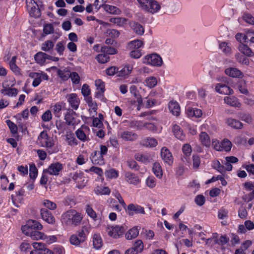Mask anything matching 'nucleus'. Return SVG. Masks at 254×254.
I'll list each match as a JSON object with an SVG mask.
<instances>
[{"label": "nucleus", "instance_id": "nucleus-36", "mask_svg": "<svg viewBox=\"0 0 254 254\" xmlns=\"http://www.w3.org/2000/svg\"><path fill=\"white\" fill-rule=\"evenodd\" d=\"M94 191L97 195H109L111 193V190L108 187L97 186Z\"/></svg>", "mask_w": 254, "mask_h": 254}, {"label": "nucleus", "instance_id": "nucleus-32", "mask_svg": "<svg viewBox=\"0 0 254 254\" xmlns=\"http://www.w3.org/2000/svg\"><path fill=\"white\" fill-rule=\"evenodd\" d=\"M90 231V227L89 225L84 226L82 229L78 231V236L80 239V241L84 242L85 241L86 236L88 234Z\"/></svg>", "mask_w": 254, "mask_h": 254}, {"label": "nucleus", "instance_id": "nucleus-18", "mask_svg": "<svg viewBox=\"0 0 254 254\" xmlns=\"http://www.w3.org/2000/svg\"><path fill=\"white\" fill-rule=\"evenodd\" d=\"M125 177V180L129 184L137 185L140 182L137 175L129 172H126Z\"/></svg>", "mask_w": 254, "mask_h": 254}, {"label": "nucleus", "instance_id": "nucleus-62", "mask_svg": "<svg viewBox=\"0 0 254 254\" xmlns=\"http://www.w3.org/2000/svg\"><path fill=\"white\" fill-rule=\"evenodd\" d=\"M145 124L146 123L138 121L133 122L131 124V126L137 129L141 130L145 128Z\"/></svg>", "mask_w": 254, "mask_h": 254}, {"label": "nucleus", "instance_id": "nucleus-3", "mask_svg": "<svg viewBox=\"0 0 254 254\" xmlns=\"http://www.w3.org/2000/svg\"><path fill=\"white\" fill-rule=\"evenodd\" d=\"M139 7L144 11L151 14L157 13L161 9V5L156 0H137Z\"/></svg>", "mask_w": 254, "mask_h": 254}, {"label": "nucleus", "instance_id": "nucleus-45", "mask_svg": "<svg viewBox=\"0 0 254 254\" xmlns=\"http://www.w3.org/2000/svg\"><path fill=\"white\" fill-rule=\"evenodd\" d=\"M157 84V78L154 76L146 78L144 81V84L147 87L151 88L155 87Z\"/></svg>", "mask_w": 254, "mask_h": 254}, {"label": "nucleus", "instance_id": "nucleus-21", "mask_svg": "<svg viewBox=\"0 0 254 254\" xmlns=\"http://www.w3.org/2000/svg\"><path fill=\"white\" fill-rule=\"evenodd\" d=\"M90 159L92 163L95 165H102L105 163L103 156L98 151L93 152L91 154Z\"/></svg>", "mask_w": 254, "mask_h": 254}, {"label": "nucleus", "instance_id": "nucleus-27", "mask_svg": "<svg viewBox=\"0 0 254 254\" xmlns=\"http://www.w3.org/2000/svg\"><path fill=\"white\" fill-rule=\"evenodd\" d=\"M169 109L174 116H178L180 114V107L176 101H170L169 103Z\"/></svg>", "mask_w": 254, "mask_h": 254}, {"label": "nucleus", "instance_id": "nucleus-56", "mask_svg": "<svg viewBox=\"0 0 254 254\" xmlns=\"http://www.w3.org/2000/svg\"><path fill=\"white\" fill-rule=\"evenodd\" d=\"M58 75L63 80H67L70 77V72L68 70H59Z\"/></svg>", "mask_w": 254, "mask_h": 254}, {"label": "nucleus", "instance_id": "nucleus-9", "mask_svg": "<svg viewBox=\"0 0 254 254\" xmlns=\"http://www.w3.org/2000/svg\"><path fill=\"white\" fill-rule=\"evenodd\" d=\"M63 169L64 166L62 163L60 162L53 163L50 165L48 168L44 170V173H47L50 175L58 176Z\"/></svg>", "mask_w": 254, "mask_h": 254}, {"label": "nucleus", "instance_id": "nucleus-51", "mask_svg": "<svg viewBox=\"0 0 254 254\" xmlns=\"http://www.w3.org/2000/svg\"><path fill=\"white\" fill-rule=\"evenodd\" d=\"M105 176L109 179H116L119 176V172L112 168L107 170L105 173Z\"/></svg>", "mask_w": 254, "mask_h": 254}, {"label": "nucleus", "instance_id": "nucleus-39", "mask_svg": "<svg viewBox=\"0 0 254 254\" xmlns=\"http://www.w3.org/2000/svg\"><path fill=\"white\" fill-rule=\"evenodd\" d=\"M153 172L154 175L159 179H161L163 176V171L160 164L158 162L153 164L152 167Z\"/></svg>", "mask_w": 254, "mask_h": 254}, {"label": "nucleus", "instance_id": "nucleus-61", "mask_svg": "<svg viewBox=\"0 0 254 254\" xmlns=\"http://www.w3.org/2000/svg\"><path fill=\"white\" fill-rule=\"evenodd\" d=\"M43 204L46 208L52 210H54L57 208L56 204L49 200H44Z\"/></svg>", "mask_w": 254, "mask_h": 254}, {"label": "nucleus", "instance_id": "nucleus-49", "mask_svg": "<svg viewBox=\"0 0 254 254\" xmlns=\"http://www.w3.org/2000/svg\"><path fill=\"white\" fill-rule=\"evenodd\" d=\"M220 145L222 147V151L228 152L231 150L232 144L228 139H224L222 141H220Z\"/></svg>", "mask_w": 254, "mask_h": 254}, {"label": "nucleus", "instance_id": "nucleus-52", "mask_svg": "<svg viewBox=\"0 0 254 254\" xmlns=\"http://www.w3.org/2000/svg\"><path fill=\"white\" fill-rule=\"evenodd\" d=\"M101 53H104L107 55H114L117 54V50L113 47L109 46H104L101 49Z\"/></svg>", "mask_w": 254, "mask_h": 254}, {"label": "nucleus", "instance_id": "nucleus-30", "mask_svg": "<svg viewBox=\"0 0 254 254\" xmlns=\"http://www.w3.org/2000/svg\"><path fill=\"white\" fill-rule=\"evenodd\" d=\"M129 25L132 30L136 34L142 35L144 34V28L141 24L134 21H132L130 22Z\"/></svg>", "mask_w": 254, "mask_h": 254}, {"label": "nucleus", "instance_id": "nucleus-54", "mask_svg": "<svg viewBox=\"0 0 254 254\" xmlns=\"http://www.w3.org/2000/svg\"><path fill=\"white\" fill-rule=\"evenodd\" d=\"M29 176L31 179L35 180L38 176V170L35 164L29 165Z\"/></svg>", "mask_w": 254, "mask_h": 254}, {"label": "nucleus", "instance_id": "nucleus-50", "mask_svg": "<svg viewBox=\"0 0 254 254\" xmlns=\"http://www.w3.org/2000/svg\"><path fill=\"white\" fill-rule=\"evenodd\" d=\"M54 46V42L51 40H47L42 44L41 49L45 52H49L53 49Z\"/></svg>", "mask_w": 254, "mask_h": 254}, {"label": "nucleus", "instance_id": "nucleus-22", "mask_svg": "<svg viewBox=\"0 0 254 254\" xmlns=\"http://www.w3.org/2000/svg\"><path fill=\"white\" fill-rule=\"evenodd\" d=\"M225 72L227 75L233 78H242L243 76V73L235 67H229L225 69Z\"/></svg>", "mask_w": 254, "mask_h": 254}, {"label": "nucleus", "instance_id": "nucleus-2", "mask_svg": "<svg viewBox=\"0 0 254 254\" xmlns=\"http://www.w3.org/2000/svg\"><path fill=\"white\" fill-rule=\"evenodd\" d=\"M43 228L41 223H26L22 226L21 230L23 234L30 237L33 240L43 239L44 234L39 230Z\"/></svg>", "mask_w": 254, "mask_h": 254}, {"label": "nucleus", "instance_id": "nucleus-29", "mask_svg": "<svg viewBox=\"0 0 254 254\" xmlns=\"http://www.w3.org/2000/svg\"><path fill=\"white\" fill-rule=\"evenodd\" d=\"M29 115V111L28 109L24 110L22 112L19 114H17L15 116V118L17 120V123L18 124L19 127H22L23 123L22 120H26L28 119Z\"/></svg>", "mask_w": 254, "mask_h": 254}, {"label": "nucleus", "instance_id": "nucleus-13", "mask_svg": "<svg viewBox=\"0 0 254 254\" xmlns=\"http://www.w3.org/2000/svg\"><path fill=\"white\" fill-rule=\"evenodd\" d=\"M161 157L165 163L169 165H172L173 157L170 150L166 147H163L161 150Z\"/></svg>", "mask_w": 254, "mask_h": 254}, {"label": "nucleus", "instance_id": "nucleus-15", "mask_svg": "<svg viewBox=\"0 0 254 254\" xmlns=\"http://www.w3.org/2000/svg\"><path fill=\"white\" fill-rule=\"evenodd\" d=\"M215 89L217 92L221 94L230 95L234 93L233 89L229 86L221 83L216 84Z\"/></svg>", "mask_w": 254, "mask_h": 254}, {"label": "nucleus", "instance_id": "nucleus-60", "mask_svg": "<svg viewBox=\"0 0 254 254\" xmlns=\"http://www.w3.org/2000/svg\"><path fill=\"white\" fill-rule=\"evenodd\" d=\"M69 78H70L73 84H78L80 83V78L77 72H70Z\"/></svg>", "mask_w": 254, "mask_h": 254}, {"label": "nucleus", "instance_id": "nucleus-1", "mask_svg": "<svg viewBox=\"0 0 254 254\" xmlns=\"http://www.w3.org/2000/svg\"><path fill=\"white\" fill-rule=\"evenodd\" d=\"M37 143L41 147L46 148L50 154L56 153L59 151L58 145L55 143L53 138L45 131H42L38 136Z\"/></svg>", "mask_w": 254, "mask_h": 254}, {"label": "nucleus", "instance_id": "nucleus-8", "mask_svg": "<svg viewBox=\"0 0 254 254\" xmlns=\"http://www.w3.org/2000/svg\"><path fill=\"white\" fill-rule=\"evenodd\" d=\"M124 227L122 226L116 225L115 226H110L108 225L107 227V232L109 236L115 239H117L122 236L124 233Z\"/></svg>", "mask_w": 254, "mask_h": 254}, {"label": "nucleus", "instance_id": "nucleus-26", "mask_svg": "<svg viewBox=\"0 0 254 254\" xmlns=\"http://www.w3.org/2000/svg\"><path fill=\"white\" fill-rule=\"evenodd\" d=\"M226 123L229 127L235 129H241L243 127V124L238 120L233 118H228L226 120Z\"/></svg>", "mask_w": 254, "mask_h": 254}, {"label": "nucleus", "instance_id": "nucleus-55", "mask_svg": "<svg viewBox=\"0 0 254 254\" xmlns=\"http://www.w3.org/2000/svg\"><path fill=\"white\" fill-rule=\"evenodd\" d=\"M238 117L241 120L248 124H250L252 122V118L249 114L243 112L239 113L238 114Z\"/></svg>", "mask_w": 254, "mask_h": 254}, {"label": "nucleus", "instance_id": "nucleus-20", "mask_svg": "<svg viewBox=\"0 0 254 254\" xmlns=\"http://www.w3.org/2000/svg\"><path fill=\"white\" fill-rule=\"evenodd\" d=\"M48 57H49V55L40 52L35 55L34 59L37 64L44 65L48 63Z\"/></svg>", "mask_w": 254, "mask_h": 254}, {"label": "nucleus", "instance_id": "nucleus-17", "mask_svg": "<svg viewBox=\"0 0 254 254\" xmlns=\"http://www.w3.org/2000/svg\"><path fill=\"white\" fill-rule=\"evenodd\" d=\"M96 87L95 96L97 98H102L105 92V83L101 79H97L95 82Z\"/></svg>", "mask_w": 254, "mask_h": 254}, {"label": "nucleus", "instance_id": "nucleus-48", "mask_svg": "<svg viewBox=\"0 0 254 254\" xmlns=\"http://www.w3.org/2000/svg\"><path fill=\"white\" fill-rule=\"evenodd\" d=\"M128 47L131 49L138 50L143 45V42L140 40H134L128 43Z\"/></svg>", "mask_w": 254, "mask_h": 254}, {"label": "nucleus", "instance_id": "nucleus-43", "mask_svg": "<svg viewBox=\"0 0 254 254\" xmlns=\"http://www.w3.org/2000/svg\"><path fill=\"white\" fill-rule=\"evenodd\" d=\"M239 50L243 54L248 56L252 57L254 53L251 49L246 45L241 44L239 46Z\"/></svg>", "mask_w": 254, "mask_h": 254}, {"label": "nucleus", "instance_id": "nucleus-28", "mask_svg": "<svg viewBox=\"0 0 254 254\" xmlns=\"http://www.w3.org/2000/svg\"><path fill=\"white\" fill-rule=\"evenodd\" d=\"M41 215L43 221L46 222H55V219L51 212L42 209L41 210Z\"/></svg>", "mask_w": 254, "mask_h": 254}, {"label": "nucleus", "instance_id": "nucleus-59", "mask_svg": "<svg viewBox=\"0 0 254 254\" xmlns=\"http://www.w3.org/2000/svg\"><path fill=\"white\" fill-rule=\"evenodd\" d=\"M143 244L141 240H138L136 241L133 245L132 249L135 250L138 253H140L143 250Z\"/></svg>", "mask_w": 254, "mask_h": 254}, {"label": "nucleus", "instance_id": "nucleus-7", "mask_svg": "<svg viewBox=\"0 0 254 254\" xmlns=\"http://www.w3.org/2000/svg\"><path fill=\"white\" fill-rule=\"evenodd\" d=\"M28 75L33 79L32 85L34 87H37L42 80H48L49 78L47 74L43 71L39 72H31L29 73Z\"/></svg>", "mask_w": 254, "mask_h": 254}, {"label": "nucleus", "instance_id": "nucleus-63", "mask_svg": "<svg viewBox=\"0 0 254 254\" xmlns=\"http://www.w3.org/2000/svg\"><path fill=\"white\" fill-rule=\"evenodd\" d=\"M243 18L247 23L254 25V17L251 14L245 13L244 14Z\"/></svg>", "mask_w": 254, "mask_h": 254}, {"label": "nucleus", "instance_id": "nucleus-34", "mask_svg": "<svg viewBox=\"0 0 254 254\" xmlns=\"http://www.w3.org/2000/svg\"><path fill=\"white\" fill-rule=\"evenodd\" d=\"M173 131L176 138L181 140H183L185 138V134H184L183 130L178 125H174L173 127Z\"/></svg>", "mask_w": 254, "mask_h": 254}, {"label": "nucleus", "instance_id": "nucleus-5", "mask_svg": "<svg viewBox=\"0 0 254 254\" xmlns=\"http://www.w3.org/2000/svg\"><path fill=\"white\" fill-rule=\"evenodd\" d=\"M144 64L154 66H161L163 64L162 58L157 54H151L143 58Z\"/></svg>", "mask_w": 254, "mask_h": 254}, {"label": "nucleus", "instance_id": "nucleus-12", "mask_svg": "<svg viewBox=\"0 0 254 254\" xmlns=\"http://www.w3.org/2000/svg\"><path fill=\"white\" fill-rule=\"evenodd\" d=\"M90 129L86 126H82L76 131L75 134L77 137L81 141L85 142L88 140L87 134L89 132Z\"/></svg>", "mask_w": 254, "mask_h": 254}, {"label": "nucleus", "instance_id": "nucleus-40", "mask_svg": "<svg viewBox=\"0 0 254 254\" xmlns=\"http://www.w3.org/2000/svg\"><path fill=\"white\" fill-rule=\"evenodd\" d=\"M72 179L75 181L76 183H77V187L78 188L81 189L85 186L86 182H85V179L82 176L76 173L74 174Z\"/></svg>", "mask_w": 254, "mask_h": 254}, {"label": "nucleus", "instance_id": "nucleus-64", "mask_svg": "<svg viewBox=\"0 0 254 254\" xmlns=\"http://www.w3.org/2000/svg\"><path fill=\"white\" fill-rule=\"evenodd\" d=\"M64 49L65 47L63 42H60L57 44L56 46V50L60 56L63 55Z\"/></svg>", "mask_w": 254, "mask_h": 254}, {"label": "nucleus", "instance_id": "nucleus-46", "mask_svg": "<svg viewBox=\"0 0 254 254\" xmlns=\"http://www.w3.org/2000/svg\"><path fill=\"white\" fill-rule=\"evenodd\" d=\"M65 137L68 145L74 146L78 144V141L73 133H67Z\"/></svg>", "mask_w": 254, "mask_h": 254}, {"label": "nucleus", "instance_id": "nucleus-25", "mask_svg": "<svg viewBox=\"0 0 254 254\" xmlns=\"http://www.w3.org/2000/svg\"><path fill=\"white\" fill-rule=\"evenodd\" d=\"M27 9L29 12V15L31 17H38L40 16V10L39 6H37L35 4H27Z\"/></svg>", "mask_w": 254, "mask_h": 254}, {"label": "nucleus", "instance_id": "nucleus-14", "mask_svg": "<svg viewBox=\"0 0 254 254\" xmlns=\"http://www.w3.org/2000/svg\"><path fill=\"white\" fill-rule=\"evenodd\" d=\"M67 101L73 110H76L78 108L80 101L76 94L71 93L67 95Z\"/></svg>", "mask_w": 254, "mask_h": 254}, {"label": "nucleus", "instance_id": "nucleus-44", "mask_svg": "<svg viewBox=\"0 0 254 254\" xmlns=\"http://www.w3.org/2000/svg\"><path fill=\"white\" fill-rule=\"evenodd\" d=\"M132 69V64H127L119 71L118 75L119 76H124L127 75L131 72Z\"/></svg>", "mask_w": 254, "mask_h": 254}, {"label": "nucleus", "instance_id": "nucleus-42", "mask_svg": "<svg viewBox=\"0 0 254 254\" xmlns=\"http://www.w3.org/2000/svg\"><path fill=\"white\" fill-rule=\"evenodd\" d=\"M93 245L94 248L97 250L101 248L103 245V242L100 235L95 234L93 238Z\"/></svg>", "mask_w": 254, "mask_h": 254}, {"label": "nucleus", "instance_id": "nucleus-4", "mask_svg": "<svg viewBox=\"0 0 254 254\" xmlns=\"http://www.w3.org/2000/svg\"><path fill=\"white\" fill-rule=\"evenodd\" d=\"M82 219V214L73 209L69 210L62 215V219L64 222H80Z\"/></svg>", "mask_w": 254, "mask_h": 254}, {"label": "nucleus", "instance_id": "nucleus-35", "mask_svg": "<svg viewBox=\"0 0 254 254\" xmlns=\"http://www.w3.org/2000/svg\"><path fill=\"white\" fill-rule=\"evenodd\" d=\"M85 101L89 107V111L90 115L96 112L97 110V105L95 102L93 101L91 97L85 98Z\"/></svg>", "mask_w": 254, "mask_h": 254}, {"label": "nucleus", "instance_id": "nucleus-23", "mask_svg": "<svg viewBox=\"0 0 254 254\" xmlns=\"http://www.w3.org/2000/svg\"><path fill=\"white\" fill-rule=\"evenodd\" d=\"M199 140L202 145L207 148L210 147L211 141L209 136L206 132H201L199 136Z\"/></svg>", "mask_w": 254, "mask_h": 254}, {"label": "nucleus", "instance_id": "nucleus-24", "mask_svg": "<svg viewBox=\"0 0 254 254\" xmlns=\"http://www.w3.org/2000/svg\"><path fill=\"white\" fill-rule=\"evenodd\" d=\"M135 158L138 161L145 164L149 163L153 160V156L149 153L137 154L135 155Z\"/></svg>", "mask_w": 254, "mask_h": 254}, {"label": "nucleus", "instance_id": "nucleus-38", "mask_svg": "<svg viewBox=\"0 0 254 254\" xmlns=\"http://www.w3.org/2000/svg\"><path fill=\"white\" fill-rule=\"evenodd\" d=\"M104 8L106 12L110 14L119 15L121 13V10L114 5L105 4L104 6Z\"/></svg>", "mask_w": 254, "mask_h": 254}, {"label": "nucleus", "instance_id": "nucleus-41", "mask_svg": "<svg viewBox=\"0 0 254 254\" xmlns=\"http://www.w3.org/2000/svg\"><path fill=\"white\" fill-rule=\"evenodd\" d=\"M109 21L120 27H123L126 24L127 19L123 17H112Z\"/></svg>", "mask_w": 254, "mask_h": 254}, {"label": "nucleus", "instance_id": "nucleus-58", "mask_svg": "<svg viewBox=\"0 0 254 254\" xmlns=\"http://www.w3.org/2000/svg\"><path fill=\"white\" fill-rule=\"evenodd\" d=\"M212 167L221 173L224 172V166L218 160H214L212 163Z\"/></svg>", "mask_w": 254, "mask_h": 254}, {"label": "nucleus", "instance_id": "nucleus-11", "mask_svg": "<svg viewBox=\"0 0 254 254\" xmlns=\"http://www.w3.org/2000/svg\"><path fill=\"white\" fill-rule=\"evenodd\" d=\"M6 82L7 81L5 80L3 83V89L0 91L1 93L4 96L15 97L18 93V90L14 88L8 87L9 85L6 84Z\"/></svg>", "mask_w": 254, "mask_h": 254}, {"label": "nucleus", "instance_id": "nucleus-33", "mask_svg": "<svg viewBox=\"0 0 254 254\" xmlns=\"http://www.w3.org/2000/svg\"><path fill=\"white\" fill-rule=\"evenodd\" d=\"M122 138L126 141L133 140L137 138V135L131 131H124L121 133Z\"/></svg>", "mask_w": 254, "mask_h": 254}, {"label": "nucleus", "instance_id": "nucleus-10", "mask_svg": "<svg viewBox=\"0 0 254 254\" xmlns=\"http://www.w3.org/2000/svg\"><path fill=\"white\" fill-rule=\"evenodd\" d=\"M125 209L126 212L129 216H133L134 214H145L144 208L142 206L136 204L131 203Z\"/></svg>", "mask_w": 254, "mask_h": 254}, {"label": "nucleus", "instance_id": "nucleus-6", "mask_svg": "<svg viewBox=\"0 0 254 254\" xmlns=\"http://www.w3.org/2000/svg\"><path fill=\"white\" fill-rule=\"evenodd\" d=\"M32 245L34 250L31 251L30 254H55L52 251L47 248L45 243L34 242Z\"/></svg>", "mask_w": 254, "mask_h": 254}, {"label": "nucleus", "instance_id": "nucleus-57", "mask_svg": "<svg viewBox=\"0 0 254 254\" xmlns=\"http://www.w3.org/2000/svg\"><path fill=\"white\" fill-rule=\"evenodd\" d=\"M146 184L150 189H153L156 185V180L153 176H149L146 179Z\"/></svg>", "mask_w": 254, "mask_h": 254}, {"label": "nucleus", "instance_id": "nucleus-47", "mask_svg": "<svg viewBox=\"0 0 254 254\" xmlns=\"http://www.w3.org/2000/svg\"><path fill=\"white\" fill-rule=\"evenodd\" d=\"M143 144L146 147H154L157 145L158 142L156 139L148 137L144 139Z\"/></svg>", "mask_w": 254, "mask_h": 254}, {"label": "nucleus", "instance_id": "nucleus-53", "mask_svg": "<svg viewBox=\"0 0 254 254\" xmlns=\"http://www.w3.org/2000/svg\"><path fill=\"white\" fill-rule=\"evenodd\" d=\"M96 59L100 64H105L109 61L110 58L106 54L101 53L96 56Z\"/></svg>", "mask_w": 254, "mask_h": 254}, {"label": "nucleus", "instance_id": "nucleus-37", "mask_svg": "<svg viewBox=\"0 0 254 254\" xmlns=\"http://www.w3.org/2000/svg\"><path fill=\"white\" fill-rule=\"evenodd\" d=\"M139 229L138 227H134L129 229L126 234V238L127 240H131L137 237L139 234Z\"/></svg>", "mask_w": 254, "mask_h": 254}, {"label": "nucleus", "instance_id": "nucleus-19", "mask_svg": "<svg viewBox=\"0 0 254 254\" xmlns=\"http://www.w3.org/2000/svg\"><path fill=\"white\" fill-rule=\"evenodd\" d=\"M224 103L231 107L240 108L242 104L239 99L235 96H226L224 99Z\"/></svg>", "mask_w": 254, "mask_h": 254}, {"label": "nucleus", "instance_id": "nucleus-31", "mask_svg": "<svg viewBox=\"0 0 254 254\" xmlns=\"http://www.w3.org/2000/svg\"><path fill=\"white\" fill-rule=\"evenodd\" d=\"M219 48L225 55H228L232 52V48L230 44L226 42H219Z\"/></svg>", "mask_w": 254, "mask_h": 254}, {"label": "nucleus", "instance_id": "nucleus-16", "mask_svg": "<svg viewBox=\"0 0 254 254\" xmlns=\"http://www.w3.org/2000/svg\"><path fill=\"white\" fill-rule=\"evenodd\" d=\"M186 114L189 117L199 118L201 117L202 112L200 109L192 108L190 106L187 105L186 107Z\"/></svg>", "mask_w": 254, "mask_h": 254}]
</instances>
